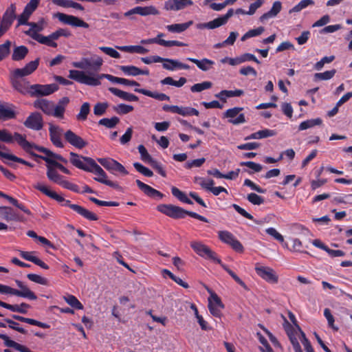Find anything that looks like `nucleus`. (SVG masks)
I'll list each match as a JSON object with an SVG mask.
<instances>
[{
    "instance_id": "nucleus-1",
    "label": "nucleus",
    "mask_w": 352,
    "mask_h": 352,
    "mask_svg": "<svg viewBox=\"0 0 352 352\" xmlns=\"http://www.w3.org/2000/svg\"><path fill=\"white\" fill-rule=\"evenodd\" d=\"M102 65V58L97 55L92 56L91 59L82 58L80 61L73 62V67L80 69L89 68L90 70L85 72L72 69L69 72V78L79 83L93 87L100 85L101 84L100 80L103 78H106L113 83L121 84L122 78L113 76L111 74H99L98 73Z\"/></svg>"
},
{
    "instance_id": "nucleus-2",
    "label": "nucleus",
    "mask_w": 352,
    "mask_h": 352,
    "mask_svg": "<svg viewBox=\"0 0 352 352\" xmlns=\"http://www.w3.org/2000/svg\"><path fill=\"white\" fill-rule=\"evenodd\" d=\"M14 137L17 143L25 151L30 153L33 157H39L45 160L47 169H48V167H56L63 173L67 175L71 174L70 171L67 168L57 162L56 158L54 157V155H56V153L44 147L38 146L29 142L24 136L19 133H16Z\"/></svg>"
},
{
    "instance_id": "nucleus-3",
    "label": "nucleus",
    "mask_w": 352,
    "mask_h": 352,
    "mask_svg": "<svg viewBox=\"0 0 352 352\" xmlns=\"http://www.w3.org/2000/svg\"><path fill=\"white\" fill-rule=\"evenodd\" d=\"M16 285L20 288V290L13 289L6 285L0 284V294L14 295L30 300H36L37 298L36 294L21 281L16 280Z\"/></svg>"
},
{
    "instance_id": "nucleus-4",
    "label": "nucleus",
    "mask_w": 352,
    "mask_h": 352,
    "mask_svg": "<svg viewBox=\"0 0 352 352\" xmlns=\"http://www.w3.org/2000/svg\"><path fill=\"white\" fill-rule=\"evenodd\" d=\"M56 169H58L56 167H48L46 172L48 179L53 183L58 184L64 188L70 190L73 192H78V186L65 179L64 177L60 175Z\"/></svg>"
},
{
    "instance_id": "nucleus-5",
    "label": "nucleus",
    "mask_w": 352,
    "mask_h": 352,
    "mask_svg": "<svg viewBox=\"0 0 352 352\" xmlns=\"http://www.w3.org/2000/svg\"><path fill=\"white\" fill-rule=\"evenodd\" d=\"M288 336L295 352H302L298 339L300 340L307 352H314L309 341L307 339L305 334L300 329L295 335L293 333H288Z\"/></svg>"
},
{
    "instance_id": "nucleus-6",
    "label": "nucleus",
    "mask_w": 352,
    "mask_h": 352,
    "mask_svg": "<svg viewBox=\"0 0 352 352\" xmlns=\"http://www.w3.org/2000/svg\"><path fill=\"white\" fill-rule=\"evenodd\" d=\"M234 10L230 8L228 10L226 14L221 15L212 21H210L207 23H201L197 24L196 27L199 30L203 29H208V30H214L217 28H219L222 25H226L228 20L233 16Z\"/></svg>"
},
{
    "instance_id": "nucleus-7",
    "label": "nucleus",
    "mask_w": 352,
    "mask_h": 352,
    "mask_svg": "<svg viewBox=\"0 0 352 352\" xmlns=\"http://www.w3.org/2000/svg\"><path fill=\"white\" fill-rule=\"evenodd\" d=\"M207 292L210 294L208 297V309L210 313L214 317L220 318L221 316V311L224 308L220 298L209 287H206Z\"/></svg>"
},
{
    "instance_id": "nucleus-8",
    "label": "nucleus",
    "mask_w": 352,
    "mask_h": 352,
    "mask_svg": "<svg viewBox=\"0 0 352 352\" xmlns=\"http://www.w3.org/2000/svg\"><path fill=\"white\" fill-rule=\"evenodd\" d=\"M16 17V6L11 4L3 13L2 19H0V36L8 30Z\"/></svg>"
},
{
    "instance_id": "nucleus-9",
    "label": "nucleus",
    "mask_w": 352,
    "mask_h": 352,
    "mask_svg": "<svg viewBox=\"0 0 352 352\" xmlns=\"http://www.w3.org/2000/svg\"><path fill=\"white\" fill-rule=\"evenodd\" d=\"M190 247L200 256L210 259L217 263H221V260L217 257V254L212 252L207 245L199 241H192Z\"/></svg>"
},
{
    "instance_id": "nucleus-10",
    "label": "nucleus",
    "mask_w": 352,
    "mask_h": 352,
    "mask_svg": "<svg viewBox=\"0 0 352 352\" xmlns=\"http://www.w3.org/2000/svg\"><path fill=\"white\" fill-rule=\"evenodd\" d=\"M88 161L91 167L89 172L96 175V177H94L96 181L111 187L115 188L118 186L116 183L108 179L106 173L94 160H88Z\"/></svg>"
},
{
    "instance_id": "nucleus-11",
    "label": "nucleus",
    "mask_w": 352,
    "mask_h": 352,
    "mask_svg": "<svg viewBox=\"0 0 352 352\" xmlns=\"http://www.w3.org/2000/svg\"><path fill=\"white\" fill-rule=\"evenodd\" d=\"M98 162L112 174L120 173L126 175L129 173L126 168L118 162L112 158H98Z\"/></svg>"
},
{
    "instance_id": "nucleus-12",
    "label": "nucleus",
    "mask_w": 352,
    "mask_h": 352,
    "mask_svg": "<svg viewBox=\"0 0 352 352\" xmlns=\"http://www.w3.org/2000/svg\"><path fill=\"white\" fill-rule=\"evenodd\" d=\"M256 274L266 282L276 284L278 281V276L271 267L256 264L255 267Z\"/></svg>"
},
{
    "instance_id": "nucleus-13",
    "label": "nucleus",
    "mask_w": 352,
    "mask_h": 352,
    "mask_svg": "<svg viewBox=\"0 0 352 352\" xmlns=\"http://www.w3.org/2000/svg\"><path fill=\"white\" fill-rule=\"evenodd\" d=\"M157 208L159 212L175 219L184 218L187 212L183 208L170 204H161Z\"/></svg>"
},
{
    "instance_id": "nucleus-14",
    "label": "nucleus",
    "mask_w": 352,
    "mask_h": 352,
    "mask_svg": "<svg viewBox=\"0 0 352 352\" xmlns=\"http://www.w3.org/2000/svg\"><path fill=\"white\" fill-rule=\"evenodd\" d=\"M157 208L159 212L175 219L184 218L187 212L183 208L170 204H161Z\"/></svg>"
},
{
    "instance_id": "nucleus-15",
    "label": "nucleus",
    "mask_w": 352,
    "mask_h": 352,
    "mask_svg": "<svg viewBox=\"0 0 352 352\" xmlns=\"http://www.w3.org/2000/svg\"><path fill=\"white\" fill-rule=\"evenodd\" d=\"M58 89L56 84L39 85L36 84L30 86L29 94L32 96H48Z\"/></svg>"
},
{
    "instance_id": "nucleus-16",
    "label": "nucleus",
    "mask_w": 352,
    "mask_h": 352,
    "mask_svg": "<svg viewBox=\"0 0 352 352\" xmlns=\"http://www.w3.org/2000/svg\"><path fill=\"white\" fill-rule=\"evenodd\" d=\"M34 107L41 109L46 115L60 118V116L56 114V104L53 102L46 99H38L34 102Z\"/></svg>"
},
{
    "instance_id": "nucleus-17",
    "label": "nucleus",
    "mask_w": 352,
    "mask_h": 352,
    "mask_svg": "<svg viewBox=\"0 0 352 352\" xmlns=\"http://www.w3.org/2000/svg\"><path fill=\"white\" fill-rule=\"evenodd\" d=\"M55 16L62 23L65 24H67L74 27H81L84 28H88L89 24L82 20L80 19L79 18L72 16L66 14L64 13H57L56 14Z\"/></svg>"
},
{
    "instance_id": "nucleus-18",
    "label": "nucleus",
    "mask_w": 352,
    "mask_h": 352,
    "mask_svg": "<svg viewBox=\"0 0 352 352\" xmlns=\"http://www.w3.org/2000/svg\"><path fill=\"white\" fill-rule=\"evenodd\" d=\"M70 155V162L76 168L79 169H82L83 170L89 172L91 168V165L88 160H93L91 157H82L75 153L71 152L69 153Z\"/></svg>"
},
{
    "instance_id": "nucleus-19",
    "label": "nucleus",
    "mask_w": 352,
    "mask_h": 352,
    "mask_svg": "<svg viewBox=\"0 0 352 352\" xmlns=\"http://www.w3.org/2000/svg\"><path fill=\"white\" fill-rule=\"evenodd\" d=\"M39 3V0H30V1L25 6L23 12L18 16V25H25L28 21L36 9Z\"/></svg>"
},
{
    "instance_id": "nucleus-20",
    "label": "nucleus",
    "mask_w": 352,
    "mask_h": 352,
    "mask_svg": "<svg viewBox=\"0 0 352 352\" xmlns=\"http://www.w3.org/2000/svg\"><path fill=\"white\" fill-rule=\"evenodd\" d=\"M62 206L69 207L71 209L88 220L96 221L98 219L96 214L85 209V208L81 207L79 205L72 204L69 200L64 199Z\"/></svg>"
},
{
    "instance_id": "nucleus-21",
    "label": "nucleus",
    "mask_w": 352,
    "mask_h": 352,
    "mask_svg": "<svg viewBox=\"0 0 352 352\" xmlns=\"http://www.w3.org/2000/svg\"><path fill=\"white\" fill-rule=\"evenodd\" d=\"M242 108L234 107L228 109L225 113V116L230 118L229 122L234 124H239L245 122V116L239 113Z\"/></svg>"
},
{
    "instance_id": "nucleus-22",
    "label": "nucleus",
    "mask_w": 352,
    "mask_h": 352,
    "mask_svg": "<svg viewBox=\"0 0 352 352\" xmlns=\"http://www.w3.org/2000/svg\"><path fill=\"white\" fill-rule=\"evenodd\" d=\"M190 6L188 0H166L164 8L166 11L177 12Z\"/></svg>"
},
{
    "instance_id": "nucleus-23",
    "label": "nucleus",
    "mask_w": 352,
    "mask_h": 352,
    "mask_svg": "<svg viewBox=\"0 0 352 352\" xmlns=\"http://www.w3.org/2000/svg\"><path fill=\"white\" fill-rule=\"evenodd\" d=\"M64 137L68 143L77 148H82L87 145V142L81 137L71 130L67 131L64 134Z\"/></svg>"
},
{
    "instance_id": "nucleus-24",
    "label": "nucleus",
    "mask_w": 352,
    "mask_h": 352,
    "mask_svg": "<svg viewBox=\"0 0 352 352\" xmlns=\"http://www.w3.org/2000/svg\"><path fill=\"white\" fill-rule=\"evenodd\" d=\"M26 127L38 131L43 127V119L40 113H33L28 117L24 122Z\"/></svg>"
},
{
    "instance_id": "nucleus-25",
    "label": "nucleus",
    "mask_w": 352,
    "mask_h": 352,
    "mask_svg": "<svg viewBox=\"0 0 352 352\" xmlns=\"http://www.w3.org/2000/svg\"><path fill=\"white\" fill-rule=\"evenodd\" d=\"M34 188L39 190L46 196L56 200L58 203L61 204L63 203V201L65 199L64 197L57 194L56 192L51 190L50 188L45 185L44 184L41 182H37L34 185Z\"/></svg>"
},
{
    "instance_id": "nucleus-26",
    "label": "nucleus",
    "mask_w": 352,
    "mask_h": 352,
    "mask_svg": "<svg viewBox=\"0 0 352 352\" xmlns=\"http://www.w3.org/2000/svg\"><path fill=\"white\" fill-rule=\"evenodd\" d=\"M50 140L56 146L63 148V144L61 140L63 129L58 126L50 124L49 128Z\"/></svg>"
},
{
    "instance_id": "nucleus-27",
    "label": "nucleus",
    "mask_w": 352,
    "mask_h": 352,
    "mask_svg": "<svg viewBox=\"0 0 352 352\" xmlns=\"http://www.w3.org/2000/svg\"><path fill=\"white\" fill-rule=\"evenodd\" d=\"M136 184L140 189L143 191L146 195L156 198L157 199H161L163 198V194H162L160 191L153 188L150 186L145 184L142 182L140 180H136Z\"/></svg>"
},
{
    "instance_id": "nucleus-28",
    "label": "nucleus",
    "mask_w": 352,
    "mask_h": 352,
    "mask_svg": "<svg viewBox=\"0 0 352 352\" xmlns=\"http://www.w3.org/2000/svg\"><path fill=\"white\" fill-rule=\"evenodd\" d=\"M163 68L169 71H175L177 69H188L190 66L184 64L176 59L166 58L165 62L162 65Z\"/></svg>"
},
{
    "instance_id": "nucleus-29",
    "label": "nucleus",
    "mask_w": 352,
    "mask_h": 352,
    "mask_svg": "<svg viewBox=\"0 0 352 352\" xmlns=\"http://www.w3.org/2000/svg\"><path fill=\"white\" fill-rule=\"evenodd\" d=\"M281 8H282L281 2L279 1H275L273 3L272 7L270 9V10L261 16L260 21L262 23H264L269 19L275 17L280 12V11L281 10Z\"/></svg>"
},
{
    "instance_id": "nucleus-30",
    "label": "nucleus",
    "mask_w": 352,
    "mask_h": 352,
    "mask_svg": "<svg viewBox=\"0 0 352 352\" xmlns=\"http://www.w3.org/2000/svg\"><path fill=\"white\" fill-rule=\"evenodd\" d=\"M186 60L195 63L199 69L204 72H206L210 69L212 66L214 64L213 60L206 58L201 60H198L193 58H187Z\"/></svg>"
},
{
    "instance_id": "nucleus-31",
    "label": "nucleus",
    "mask_w": 352,
    "mask_h": 352,
    "mask_svg": "<svg viewBox=\"0 0 352 352\" xmlns=\"http://www.w3.org/2000/svg\"><path fill=\"white\" fill-rule=\"evenodd\" d=\"M109 91L120 98L129 102L137 101L138 98L132 94L122 91L115 87H109Z\"/></svg>"
},
{
    "instance_id": "nucleus-32",
    "label": "nucleus",
    "mask_w": 352,
    "mask_h": 352,
    "mask_svg": "<svg viewBox=\"0 0 352 352\" xmlns=\"http://www.w3.org/2000/svg\"><path fill=\"white\" fill-rule=\"evenodd\" d=\"M193 23L192 21H189L186 23H175L168 25L166 26V29L172 33H182L186 31L190 26Z\"/></svg>"
},
{
    "instance_id": "nucleus-33",
    "label": "nucleus",
    "mask_w": 352,
    "mask_h": 352,
    "mask_svg": "<svg viewBox=\"0 0 352 352\" xmlns=\"http://www.w3.org/2000/svg\"><path fill=\"white\" fill-rule=\"evenodd\" d=\"M32 38L41 44H44L52 47H57V43L55 42L56 40L51 38V34L46 36L40 34L34 33L32 35Z\"/></svg>"
},
{
    "instance_id": "nucleus-34",
    "label": "nucleus",
    "mask_w": 352,
    "mask_h": 352,
    "mask_svg": "<svg viewBox=\"0 0 352 352\" xmlns=\"http://www.w3.org/2000/svg\"><path fill=\"white\" fill-rule=\"evenodd\" d=\"M15 112L11 104H0V118L2 120H9L15 117Z\"/></svg>"
},
{
    "instance_id": "nucleus-35",
    "label": "nucleus",
    "mask_w": 352,
    "mask_h": 352,
    "mask_svg": "<svg viewBox=\"0 0 352 352\" xmlns=\"http://www.w3.org/2000/svg\"><path fill=\"white\" fill-rule=\"evenodd\" d=\"M135 91L160 101L169 100L170 97L164 94L152 92L144 89H135Z\"/></svg>"
},
{
    "instance_id": "nucleus-36",
    "label": "nucleus",
    "mask_w": 352,
    "mask_h": 352,
    "mask_svg": "<svg viewBox=\"0 0 352 352\" xmlns=\"http://www.w3.org/2000/svg\"><path fill=\"white\" fill-rule=\"evenodd\" d=\"M164 36V34L160 33L156 36V44L164 46V47H172L178 46L183 47L186 46V44L179 41H166L162 38Z\"/></svg>"
},
{
    "instance_id": "nucleus-37",
    "label": "nucleus",
    "mask_w": 352,
    "mask_h": 352,
    "mask_svg": "<svg viewBox=\"0 0 352 352\" xmlns=\"http://www.w3.org/2000/svg\"><path fill=\"white\" fill-rule=\"evenodd\" d=\"M138 14L142 16H147L149 15H158L160 11L154 6H137Z\"/></svg>"
},
{
    "instance_id": "nucleus-38",
    "label": "nucleus",
    "mask_w": 352,
    "mask_h": 352,
    "mask_svg": "<svg viewBox=\"0 0 352 352\" xmlns=\"http://www.w3.org/2000/svg\"><path fill=\"white\" fill-rule=\"evenodd\" d=\"M52 1L55 5L63 8H73L79 10H84V8L81 4L71 0H52Z\"/></svg>"
},
{
    "instance_id": "nucleus-39",
    "label": "nucleus",
    "mask_w": 352,
    "mask_h": 352,
    "mask_svg": "<svg viewBox=\"0 0 352 352\" xmlns=\"http://www.w3.org/2000/svg\"><path fill=\"white\" fill-rule=\"evenodd\" d=\"M116 48L126 52L138 53L140 54H146L148 50L141 45H126L116 46Z\"/></svg>"
},
{
    "instance_id": "nucleus-40",
    "label": "nucleus",
    "mask_w": 352,
    "mask_h": 352,
    "mask_svg": "<svg viewBox=\"0 0 352 352\" xmlns=\"http://www.w3.org/2000/svg\"><path fill=\"white\" fill-rule=\"evenodd\" d=\"M0 217L7 221L16 220L18 217L14 211L9 207H0Z\"/></svg>"
},
{
    "instance_id": "nucleus-41",
    "label": "nucleus",
    "mask_w": 352,
    "mask_h": 352,
    "mask_svg": "<svg viewBox=\"0 0 352 352\" xmlns=\"http://www.w3.org/2000/svg\"><path fill=\"white\" fill-rule=\"evenodd\" d=\"M171 192L174 197L177 198L180 201L188 204H192V201L188 197L186 193L180 190L179 188L173 186Z\"/></svg>"
},
{
    "instance_id": "nucleus-42",
    "label": "nucleus",
    "mask_w": 352,
    "mask_h": 352,
    "mask_svg": "<svg viewBox=\"0 0 352 352\" xmlns=\"http://www.w3.org/2000/svg\"><path fill=\"white\" fill-rule=\"evenodd\" d=\"M69 102V98L63 97L58 101V104H56V114L60 116V118H63L64 117L65 108Z\"/></svg>"
},
{
    "instance_id": "nucleus-43",
    "label": "nucleus",
    "mask_w": 352,
    "mask_h": 352,
    "mask_svg": "<svg viewBox=\"0 0 352 352\" xmlns=\"http://www.w3.org/2000/svg\"><path fill=\"white\" fill-rule=\"evenodd\" d=\"M322 121L320 118L307 120L302 122L299 125V130H306L317 125H320Z\"/></svg>"
},
{
    "instance_id": "nucleus-44",
    "label": "nucleus",
    "mask_w": 352,
    "mask_h": 352,
    "mask_svg": "<svg viewBox=\"0 0 352 352\" xmlns=\"http://www.w3.org/2000/svg\"><path fill=\"white\" fill-rule=\"evenodd\" d=\"M28 52V50L25 46H19L14 48L12 54L14 60H20L25 58Z\"/></svg>"
},
{
    "instance_id": "nucleus-45",
    "label": "nucleus",
    "mask_w": 352,
    "mask_h": 352,
    "mask_svg": "<svg viewBox=\"0 0 352 352\" xmlns=\"http://www.w3.org/2000/svg\"><path fill=\"white\" fill-rule=\"evenodd\" d=\"M186 82V79L184 77H181L179 80H175L171 77H166L161 80L162 85H169L177 87H182Z\"/></svg>"
},
{
    "instance_id": "nucleus-46",
    "label": "nucleus",
    "mask_w": 352,
    "mask_h": 352,
    "mask_svg": "<svg viewBox=\"0 0 352 352\" xmlns=\"http://www.w3.org/2000/svg\"><path fill=\"white\" fill-rule=\"evenodd\" d=\"M194 182L207 190H210L212 186L214 185V181L212 179H206L201 177H195Z\"/></svg>"
},
{
    "instance_id": "nucleus-47",
    "label": "nucleus",
    "mask_w": 352,
    "mask_h": 352,
    "mask_svg": "<svg viewBox=\"0 0 352 352\" xmlns=\"http://www.w3.org/2000/svg\"><path fill=\"white\" fill-rule=\"evenodd\" d=\"M90 112V104L88 102H84L80 109V112L76 116L78 120L84 121L87 119Z\"/></svg>"
},
{
    "instance_id": "nucleus-48",
    "label": "nucleus",
    "mask_w": 352,
    "mask_h": 352,
    "mask_svg": "<svg viewBox=\"0 0 352 352\" xmlns=\"http://www.w3.org/2000/svg\"><path fill=\"white\" fill-rule=\"evenodd\" d=\"M64 300L66 301L67 304H69L71 307L76 309H82L83 306L82 303L73 295H67L64 296Z\"/></svg>"
},
{
    "instance_id": "nucleus-49",
    "label": "nucleus",
    "mask_w": 352,
    "mask_h": 352,
    "mask_svg": "<svg viewBox=\"0 0 352 352\" xmlns=\"http://www.w3.org/2000/svg\"><path fill=\"white\" fill-rule=\"evenodd\" d=\"M114 111L120 115H124L129 113V112L133 110V107L129 104H119L113 107Z\"/></svg>"
},
{
    "instance_id": "nucleus-50",
    "label": "nucleus",
    "mask_w": 352,
    "mask_h": 352,
    "mask_svg": "<svg viewBox=\"0 0 352 352\" xmlns=\"http://www.w3.org/2000/svg\"><path fill=\"white\" fill-rule=\"evenodd\" d=\"M120 69L127 76H138L139 68L133 65H121Z\"/></svg>"
},
{
    "instance_id": "nucleus-51",
    "label": "nucleus",
    "mask_w": 352,
    "mask_h": 352,
    "mask_svg": "<svg viewBox=\"0 0 352 352\" xmlns=\"http://www.w3.org/2000/svg\"><path fill=\"white\" fill-rule=\"evenodd\" d=\"M120 119L118 117H112L111 118H102L99 121V124L103 125L107 128H113L118 122Z\"/></svg>"
},
{
    "instance_id": "nucleus-52",
    "label": "nucleus",
    "mask_w": 352,
    "mask_h": 352,
    "mask_svg": "<svg viewBox=\"0 0 352 352\" xmlns=\"http://www.w3.org/2000/svg\"><path fill=\"white\" fill-rule=\"evenodd\" d=\"M212 82L209 81H204L201 83H197L190 87L192 92H201L204 90L210 89L212 87Z\"/></svg>"
},
{
    "instance_id": "nucleus-53",
    "label": "nucleus",
    "mask_w": 352,
    "mask_h": 352,
    "mask_svg": "<svg viewBox=\"0 0 352 352\" xmlns=\"http://www.w3.org/2000/svg\"><path fill=\"white\" fill-rule=\"evenodd\" d=\"M336 69L326 71L322 73H316L314 74L315 80H327L332 78L335 75Z\"/></svg>"
},
{
    "instance_id": "nucleus-54",
    "label": "nucleus",
    "mask_w": 352,
    "mask_h": 352,
    "mask_svg": "<svg viewBox=\"0 0 352 352\" xmlns=\"http://www.w3.org/2000/svg\"><path fill=\"white\" fill-rule=\"evenodd\" d=\"M218 235L222 242L228 245L234 239V236L228 231H219Z\"/></svg>"
},
{
    "instance_id": "nucleus-55",
    "label": "nucleus",
    "mask_w": 352,
    "mask_h": 352,
    "mask_svg": "<svg viewBox=\"0 0 352 352\" xmlns=\"http://www.w3.org/2000/svg\"><path fill=\"white\" fill-rule=\"evenodd\" d=\"M138 151L140 154L141 160L144 162L150 164V162L153 160L150 154L148 153L147 150L143 145H139L138 147Z\"/></svg>"
},
{
    "instance_id": "nucleus-56",
    "label": "nucleus",
    "mask_w": 352,
    "mask_h": 352,
    "mask_svg": "<svg viewBox=\"0 0 352 352\" xmlns=\"http://www.w3.org/2000/svg\"><path fill=\"white\" fill-rule=\"evenodd\" d=\"M99 50L105 53L107 55L114 58H120V54L115 49L109 47H99Z\"/></svg>"
},
{
    "instance_id": "nucleus-57",
    "label": "nucleus",
    "mask_w": 352,
    "mask_h": 352,
    "mask_svg": "<svg viewBox=\"0 0 352 352\" xmlns=\"http://www.w3.org/2000/svg\"><path fill=\"white\" fill-rule=\"evenodd\" d=\"M0 338L4 341V344L6 346L12 347L16 350H18L21 345L20 344L16 342L15 341L10 340L7 335L0 333Z\"/></svg>"
},
{
    "instance_id": "nucleus-58",
    "label": "nucleus",
    "mask_w": 352,
    "mask_h": 352,
    "mask_svg": "<svg viewBox=\"0 0 352 352\" xmlns=\"http://www.w3.org/2000/svg\"><path fill=\"white\" fill-rule=\"evenodd\" d=\"M179 115L182 116H198L199 111L192 107H181L180 111H179Z\"/></svg>"
},
{
    "instance_id": "nucleus-59",
    "label": "nucleus",
    "mask_w": 352,
    "mask_h": 352,
    "mask_svg": "<svg viewBox=\"0 0 352 352\" xmlns=\"http://www.w3.org/2000/svg\"><path fill=\"white\" fill-rule=\"evenodd\" d=\"M70 36L71 32L68 30L64 28H59L51 34V38H54L55 40L58 39L60 36L69 37Z\"/></svg>"
},
{
    "instance_id": "nucleus-60",
    "label": "nucleus",
    "mask_w": 352,
    "mask_h": 352,
    "mask_svg": "<svg viewBox=\"0 0 352 352\" xmlns=\"http://www.w3.org/2000/svg\"><path fill=\"white\" fill-rule=\"evenodd\" d=\"M133 166L139 173H142L144 176L151 177L153 175L151 170L138 162H135L133 164Z\"/></svg>"
},
{
    "instance_id": "nucleus-61",
    "label": "nucleus",
    "mask_w": 352,
    "mask_h": 352,
    "mask_svg": "<svg viewBox=\"0 0 352 352\" xmlns=\"http://www.w3.org/2000/svg\"><path fill=\"white\" fill-rule=\"evenodd\" d=\"M38 66V60H34L28 63L24 67H23L25 74L28 76L33 73Z\"/></svg>"
},
{
    "instance_id": "nucleus-62",
    "label": "nucleus",
    "mask_w": 352,
    "mask_h": 352,
    "mask_svg": "<svg viewBox=\"0 0 352 352\" xmlns=\"http://www.w3.org/2000/svg\"><path fill=\"white\" fill-rule=\"evenodd\" d=\"M27 277L29 280H30L32 282L45 285L47 283V280L46 278L42 277L40 275L35 274H28Z\"/></svg>"
},
{
    "instance_id": "nucleus-63",
    "label": "nucleus",
    "mask_w": 352,
    "mask_h": 352,
    "mask_svg": "<svg viewBox=\"0 0 352 352\" xmlns=\"http://www.w3.org/2000/svg\"><path fill=\"white\" fill-rule=\"evenodd\" d=\"M247 199L251 204L254 205H261L264 202V199L255 193L249 194L247 197Z\"/></svg>"
},
{
    "instance_id": "nucleus-64",
    "label": "nucleus",
    "mask_w": 352,
    "mask_h": 352,
    "mask_svg": "<svg viewBox=\"0 0 352 352\" xmlns=\"http://www.w3.org/2000/svg\"><path fill=\"white\" fill-rule=\"evenodd\" d=\"M265 232L269 235L272 236L278 241L283 243L284 241V238L282 234H280L275 228H268L265 230Z\"/></svg>"
}]
</instances>
